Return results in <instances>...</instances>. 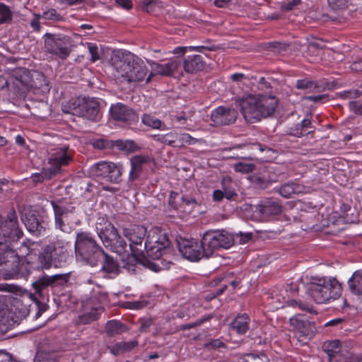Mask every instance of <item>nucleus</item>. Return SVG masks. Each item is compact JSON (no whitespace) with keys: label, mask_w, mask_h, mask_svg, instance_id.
I'll return each mask as SVG.
<instances>
[{"label":"nucleus","mask_w":362,"mask_h":362,"mask_svg":"<svg viewBox=\"0 0 362 362\" xmlns=\"http://www.w3.org/2000/svg\"><path fill=\"white\" fill-rule=\"evenodd\" d=\"M123 235L129 241L132 252L146 253L152 259L166 260L171 255V242L165 230L153 227L148 231L141 225H132L124 228Z\"/></svg>","instance_id":"1"},{"label":"nucleus","mask_w":362,"mask_h":362,"mask_svg":"<svg viewBox=\"0 0 362 362\" xmlns=\"http://www.w3.org/2000/svg\"><path fill=\"white\" fill-rule=\"evenodd\" d=\"M111 60L115 76L124 81L137 83L146 81L148 83L151 79L152 73L148 75V69L144 61L129 51L114 54Z\"/></svg>","instance_id":"2"},{"label":"nucleus","mask_w":362,"mask_h":362,"mask_svg":"<svg viewBox=\"0 0 362 362\" xmlns=\"http://www.w3.org/2000/svg\"><path fill=\"white\" fill-rule=\"evenodd\" d=\"M278 99L273 95H250L239 102L240 111L246 120L253 122L272 115L277 107Z\"/></svg>","instance_id":"3"},{"label":"nucleus","mask_w":362,"mask_h":362,"mask_svg":"<svg viewBox=\"0 0 362 362\" xmlns=\"http://www.w3.org/2000/svg\"><path fill=\"white\" fill-rule=\"evenodd\" d=\"M342 293L340 282L334 277H312L308 293L318 304L328 303L339 298Z\"/></svg>","instance_id":"4"},{"label":"nucleus","mask_w":362,"mask_h":362,"mask_svg":"<svg viewBox=\"0 0 362 362\" xmlns=\"http://www.w3.org/2000/svg\"><path fill=\"white\" fill-rule=\"evenodd\" d=\"M74 247L76 259L91 267L98 265L104 256V250L90 233H78Z\"/></svg>","instance_id":"5"},{"label":"nucleus","mask_w":362,"mask_h":362,"mask_svg":"<svg viewBox=\"0 0 362 362\" xmlns=\"http://www.w3.org/2000/svg\"><path fill=\"white\" fill-rule=\"evenodd\" d=\"M67 242L57 239L45 246L38 256V260L44 269H49L52 265L55 267H64L69 260Z\"/></svg>","instance_id":"6"},{"label":"nucleus","mask_w":362,"mask_h":362,"mask_svg":"<svg viewBox=\"0 0 362 362\" xmlns=\"http://www.w3.org/2000/svg\"><path fill=\"white\" fill-rule=\"evenodd\" d=\"M95 228L104 246L113 252L122 255L127 250V244L122 238L115 227L105 218H99Z\"/></svg>","instance_id":"7"},{"label":"nucleus","mask_w":362,"mask_h":362,"mask_svg":"<svg viewBox=\"0 0 362 362\" xmlns=\"http://www.w3.org/2000/svg\"><path fill=\"white\" fill-rule=\"evenodd\" d=\"M62 110L64 113L94 121L96 120L99 113V103L94 98L78 97L63 104Z\"/></svg>","instance_id":"8"},{"label":"nucleus","mask_w":362,"mask_h":362,"mask_svg":"<svg viewBox=\"0 0 362 362\" xmlns=\"http://www.w3.org/2000/svg\"><path fill=\"white\" fill-rule=\"evenodd\" d=\"M45 52L64 60L71 52V37L63 33H46L43 37Z\"/></svg>","instance_id":"9"},{"label":"nucleus","mask_w":362,"mask_h":362,"mask_svg":"<svg viewBox=\"0 0 362 362\" xmlns=\"http://www.w3.org/2000/svg\"><path fill=\"white\" fill-rule=\"evenodd\" d=\"M124 172V167L120 163L110 161H99L90 166L88 173L95 179L105 180L112 184H119Z\"/></svg>","instance_id":"10"},{"label":"nucleus","mask_w":362,"mask_h":362,"mask_svg":"<svg viewBox=\"0 0 362 362\" xmlns=\"http://www.w3.org/2000/svg\"><path fill=\"white\" fill-rule=\"evenodd\" d=\"M203 244L206 250V258L211 257L215 250L228 249L234 244L233 236L226 230H207L204 234Z\"/></svg>","instance_id":"11"},{"label":"nucleus","mask_w":362,"mask_h":362,"mask_svg":"<svg viewBox=\"0 0 362 362\" xmlns=\"http://www.w3.org/2000/svg\"><path fill=\"white\" fill-rule=\"evenodd\" d=\"M73 156L74 151L68 145H61L52 149L48 159L49 170L55 175L60 173L62 168L73 160Z\"/></svg>","instance_id":"12"},{"label":"nucleus","mask_w":362,"mask_h":362,"mask_svg":"<svg viewBox=\"0 0 362 362\" xmlns=\"http://www.w3.org/2000/svg\"><path fill=\"white\" fill-rule=\"evenodd\" d=\"M180 252L187 260L198 262L202 257H206V250L204 247L203 239L201 242L194 238L177 240Z\"/></svg>","instance_id":"13"},{"label":"nucleus","mask_w":362,"mask_h":362,"mask_svg":"<svg viewBox=\"0 0 362 362\" xmlns=\"http://www.w3.org/2000/svg\"><path fill=\"white\" fill-rule=\"evenodd\" d=\"M27 230L35 236L44 235L47 228V223L36 211L25 209L21 216Z\"/></svg>","instance_id":"14"},{"label":"nucleus","mask_w":362,"mask_h":362,"mask_svg":"<svg viewBox=\"0 0 362 362\" xmlns=\"http://www.w3.org/2000/svg\"><path fill=\"white\" fill-rule=\"evenodd\" d=\"M69 277V275L66 274H54L52 276L43 275L33 281L32 286L35 293L39 296L42 297L44 291L47 290L48 287L62 286L68 281Z\"/></svg>","instance_id":"15"},{"label":"nucleus","mask_w":362,"mask_h":362,"mask_svg":"<svg viewBox=\"0 0 362 362\" xmlns=\"http://www.w3.org/2000/svg\"><path fill=\"white\" fill-rule=\"evenodd\" d=\"M238 115L235 108L221 105L212 110L211 120L214 127L229 125L236 121Z\"/></svg>","instance_id":"16"},{"label":"nucleus","mask_w":362,"mask_h":362,"mask_svg":"<svg viewBox=\"0 0 362 362\" xmlns=\"http://www.w3.org/2000/svg\"><path fill=\"white\" fill-rule=\"evenodd\" d=\"M110 112L114 120L120 122L124 126L134 124L139 120L136 112L122 103L112 105Z\"/></svg>","instance_id":"17"},{"label":"nucleus","mask_w":362,"mask_h":362,"mask_svg":"<svg viewBox=\"0 0 362 362\" xmlns=\"http://www.w3.org/2000/svg\"><path fill=\"white\" fill-rule=\"evenodd\" d=\"M179 198L180 202L178 204L175 203L172 193L169 201L170 205L173 209L188 214H192L194 210L199 208L202 203V199L198 194H185Z\"/></svg>","instance_id":"18"},{"label":"nucleus","mask_w":362,"mask_h":362,"mask_svg":"<svg viewBox=\"0 0 362 362\" xmlns=\"http://www.w3.org/2000/svg\"><path fill=\"white\" fill-rule=\"evenodd\" d=\"M51 206L54 214L55 227L62 231H65L64 218H66L69 214H72L75 207L68 206L60 200L52 201Z\"/></svg>","instance_id":"19"},{"label":"nucleus","mask_w":362,"mask_h":362,"mask_svg":"<svg viewBox=\"0 0 362 362\" xmlns=\"http://www.w3.org/2000/svg\"><path fill=\"white\" fill-rule=\"evenodd\" d=\"M147 64L151 67V73L162 76H171L180 66L181 61L178 58L170 59L165 64H160L151 59H146Z\"/></svg>","instance_id":"20"},{"label":"nucleus","mask_w":362,"mask_h":362,"mask_svg":"<svg viewBox=\"0 0 362 362\" xmlns=\"http://www.w3.org/2000/svg\"><path fill=\"white\" fill-rule=\"evenodd\" d=\"M146 257H147L146 253L132 252V255H128L127 259L123 260V267L131 273H134L138 266L141 264L146 265L149 269L155 272L158 271L159 269L156 264L151 263L147 259H146V263L142 262L141 258L146 259Z\"/></svg>","instance_id":"21"},{"label":"nucleus","mask_w":362,"mask_h":362,"mask_svg":"<svg viewBox=\"0 0 362 362\" xmlns=\"http://www.w3.org/2000/svg\"><path fill=\"white\" fill-rule=\"evenodd\" d=\"M165 139H167V145L175 148H181L186 144H194L197 141V139L187 133H179L175 131L167 133Z\"/></svg>","instance_id":"22"},{"label":"nucleus","mask_w":362,"mask_h":362,"mask_svg":"<svg viewBox=\"0 0 362 362\" xmlns=\"http://www.w3.org/2000/svg\"><path fill=\"white\" fill-rule=\"evenodd\" d=\"M291 326L302 337H310L313 333V325L302 315H296L290 318Z\"/></svg>","instance_id":"23"},{"label":"nucleus","mask_w":362,"mask_h":362,"mask_svg":"<svg viewBox=\"0 0 362 362\" xmlns=\"http://www.w3.org/2000/svg\"><path fill=\"white\" fill-rule=\"evenodd\" d=\"M286 132L291 136L300 138L309 134H313L315 127L313 126L310 119L304 118L300 123L289 127Z\"/></svg>","instance_id":"24"},{"label":"nucleus","mask_w":362,"mask_h":362,"mask_svg":"<svg viewBox=\"0 0 362 362\" xmlns=\"http://www.w3.org/2000/svg\"><path fill=\"white\" fill-rule=\"evenodd\" d=\"M130 162L131 169L129 174V181L134 182L141 175L143 166L150 162V158L148 156L136 155L131 158Z\"/></svg>","instance_id":"25"},{"label":"nucleus","mask_w":362,"mask_h":362,"mask_svg":"<svg viewBox=\"0 0 362 362\" xmlns=\"http://www.w3.org/2000/svg\"><path fill=\"white\" fill-rule=\"evenodd\" d=\"M256 211L262 216H274L281 213V205L279 201L269 199L258 204L256 206Z\"/></svg>","instance_id":"26"},{"label":"nucleus","mask_w":362,"mask_h":362,"mask_svg":"<svg viewBox=\"0 0 362 362\" xmlns=\"http://www.w3.org/2000/svg\"><path fill=\"white\" fill-rule=\"evenodd\" d=\"M279 192L283 197L291 198L293 194L305 193L306 187L300 183L289 182L282 185L279 189Z\"/></svg>","instance_id":"27"},{"label":"nucleus","mask_w":362,"mask_h":362,"mask_svg":"<svg viewBox=\"0 0 362 362\" xmlns=\"http://www.w3.org/2000/svg\"><path fill=\"white\" fill-rule=\"evenodd\" d=\"M204 62L201 55L187 56L183 61V69L187 73H195L202 70Z\"/></svg>","instance_id":"28"},{"label":"nucleus","mask_w":362,"mask_h":362,"mask_svg":"<svg viewBox=\"0 0 362 362\" xmlns=\"http://www.w3.org/2000/svg\"><path fill=\"white\" fill-rule=\"evenodd\" d=\"M100 262H103L102 271L107 274L110 277L118 274L119 266L117 262L110 256L104 252V256Z\"/></svg>","instance_id":"29"},{"label":"nucleus","mask_w":362,"mask_h":362,"mask_svg":"<svg viewBox=\"0 0 362 362\" xmlns=\"http://www.w3.org/2000/svg\"><path fill=\"white\" fill-rule=\"evenodd\" d=\"M348 286L351 293L362 296V270L353 273L348 281Z\"/></svg>","instance_id":"30"},{"label":"nucleus","mask_w":362,"mask_h":362,"mask_svg":"<svg viewBox=\"0 0 362 362\" xmlns=\"http://www.w3.org/2000/svg\"><path fill=\"white\" fill-rule=\"evenodd\" d=\"M250 321V319L247 314H240L237 315L231 322V327L239 334H243L249 329Z\"/></svg>","instance_id":"31"},{"label":"nucleus","mask_w":362,"mask_h":362,"mask_svg":"<svg viewBox=\"0 0 362 362\" xmlns=\"http://www.w3.org/2000/svg\"><path fill=\"white\" fill-rule=\"evenodd\" d=\"M296 87L300 90H308L310 92H320L325 88V84L322 82L300 79L297 81Z\"/></svg>","instance_id":"32"},{"label":"nucleus","mask_w":362,"mask_h":362,"mask_svg":"<svg viewBox=\"0 0 362 362\" xmlns=\"http://www.w3.org/2000/svg\"><path fill=\"white\" fill-rule=\"evenodd\" d=\"M221 187L227 199L231 200L234 197H237L235 184L230 177L224 176L221 181Z\"/></svg>","instance_id":"33"},{"label":"nucleus","mask_w":362,"mask_h":362,"mask_svg":"<svg viewBox=\"0 0 362 362\" xmlns=\"http://www.w3.org/2000/svg\"><path fill=\"white\" fill-rule=\"evenodd\" d=\"M15 323L14 320L7 315L6 311H0V337L11 329Z\"/></svg>","instance_id":"34"},{"label":"nucleus","mask_w":362,"mask_h":362,"mask_svg":"<svg viewBox=\"0 0 362 362\" xmlns=\"http://www.w3.org/2000/svg\"><path fill=\"white\" fill-rule=\"evenodd\" d=\"M138 345V341L136 340L130 341H120L112 346L111 352L114 355H119L126 351H129Z\"/></svg>","instance_id":"35"},{"label":"nucleus","mask_w":362,"mask_h":362,"mask_svg":"<svg viewBox=\"0 0 362 362\" xmlns=\"http://www.w3.org/2000/svg\"><path fill=\"white\" fill-rule=\"evenodd\" d=\"M141 122L144 125L153 129L160 130H163L165 129V124L164 122L151 115L144 114L141 117Z\"/></svg>","instance_id":"36"},{"label":"nucleus","mask_w":362,"mask_h":362,"mask_svg":"<svg viewBox=\"0 0 362 362\" xmlns=\"http://www.w3.org/2000/svg\"><path fill=\"white\" fill-rule=\"evenodd\" d=\"M105 330L107 334L112 336L119 334L126 331L125 325L118 320H109L105 325Z\"/></svg>","instance_id":"37"},{"label":"nucleus","mask_w":362,"mask_h":362,"mask_svg":"<svg viewBox=\"0 0 362 362\" xmlns=\"http://www.w3.org/2000/svg\"><path fill=\"white\" fill-rule=\"evenodd\" d=\"M100 317V313L98 308H93L90 312L83 313L78 316L77 322L81 325H87L90 322L97 320Z\"/></svg>","instance_id":"38"},{"label":"nucleus","mask_w":362,"mask_h":362,"mask_svg":"<svg viewBox=\"0 0 362 362\" xmlns=\"http://www.w3.org/2000/svg\"><path fill=\"white\" fill-rule=\"evenodd\" d=\"M209 46L198 45V46H189V51L197 52L205 54L208 57V52L216 51L219 49V46L216 45L211 42H209Z\"/></svg>","instance_id":"39"},{"label":"nucleus","mask_w":362,"mask_h":362,"mask_svg":"<svg viewBox=\"0 0 362 362\" xmlns=\"http://www.w3.org/2000/svg\"><path fill=\"white\" fill-rule=\"evenodd\" d=\"M12 12L9 7L3 3H0V24L7 23L12 20Z\"/></svg>","instance_id":"40"},{"label":"nucleus","mask_w":362,"mask_h":362,"mask_svg":"<svg viewBox=\"0 0 362 362\" xmlns=\"http://www.w3.org/2000/svg\"><path fill=\"white\" fill-rule=\"evenodd\" d=\"M54 174L51 173L49 170V168H43V170L40 173H33L31 175V179L35 183L42 182L45 180H48L54 176Z\"/></svg>","instance_id":"41"},{"label":"nucleus","mask_w":362,"mask_h":362,"mask_svg":"<svg viewBox=\"0 0 362 362\" xmlns=\"http://www.w3.org/2000/svg\"><path fill=\"white\" fill-rule=\"evenodd\" d=\"M34 362H57L56 355L47 351H37Z\"/></svg>","instance_id":"42"},{"label":"nucleus","mask_w":362,"mask_h":362,"mask_svg":"<svg viewBox=\"0 0 362 362\" xmlns=\"http://www.w3.org/2000/svg\"><path fill=\"white\" fill-rule=\"evenodd\" d=\"M244 361L245 362H268L269 359L264 354L250 353V354H247L245 355Z\"/></svg>","instance_id":"43"},{"label":"nucleus","mask_w":362,"mask_h":362,"mask_svg":"<svg viewBox=\"0 0 362 362\" xmlns=\"http://www.w3.org/2000/svg\"><path fill=\"white\" fill-rule=\"evenodd\" d=\"M233 168L235 171L242 173H252L255 168V165L243 162H238L234 164Z\"/></svg>","instance_id":"44"},{"label":"nucleus","mask_w":362,"mask_h":362,"mask_svg":"<svg viewBox=\"0 0 362 362\" xmlns=\"http://www.w3.org/2000/svg\"><path fill=\"white\" fill-rule=\"evenodd\" d=\"M41 18L45 20H49L52 21H60L62 17L54 8H50L42 13Z\"/></svg>","instance_id":"45"},{"label":"nucleus","mask_w":362,"mask_h":362,"mask_svg":"<svg viewBox=\"0 0 362 362\" xmlns=\"http://www.w3.org/2000/svg\"><path fill=\"white\" fill-rule=\"evenodd\" d=\"M211 318V317L209 315L207 317H204L197 320L195 322L182 325L180 327V329L184 331V330L193 329L197 326H200L205 322L209 320Z\"/></svg>","instance_id":"46"},{"label":"nucleus","mask_w":362,"mask_h":362,"mask_svg":"<svg viewBox=\"0 0 362 362\" xmlns=\"http://www.w3.org/2000/svg\"><path fill=\"white\" fill-rule=\"evenodd\" d=\"M140 326L139 331L141 332H147L153 325V320L151 317H144L139 320Z\"/></svg>","instance_id":"47"},{"label":"nucleus","mask_w":362,"mask_h":362,"mask_svg":"<svg viewBox=\"0 0 362 362\" xmlns=\"http://www.w3.org/2000/svg\"><path fill=\"white\" fill-rule=\"evenodd\" d=\"M93 146L95 148L103 150L112 146L110 141L105 139H98L94 141Z\"/></svg>","instance_id":"48"},{"label":"nucleus","mask_w":362,"mask_h":362,"mask_svg":"<svg viewBox=\"0 0 362 362\" xmlns=\"http://www.w3.org/2000/svg\"><path fill=\"white\" fill-rule=\"evenodd\" d=\"M307 99L309 101L313 102V103H324L327 101H329L330 99V96L329 94H320V95H309L307 97Z\"/></svg>","instance_id":"49"},{"label":"nucleus","mask_w":362,"mask_h":362,"mask_svg":"<svg viewBox=\"0 0 362 362\" xmlns=\"http://www.w3.org/2000/svg\"><path fill=\"white\" fill-rule=\"evenodd\" d=\"M329 6L333 9H344L348 6V0H328Z\"/></svg>","instance_id":"50"},{"label":"nucleus","mask_w":362,"mask_h":362,"mask_svg":"<svg viewBox=\"0 0 362 362\" xmlns=\"http://www.w3.org/2000/svg\"><path fill=\"white\" fill-rule=\"evenodd\" d=\"M88 51L90 55V61L93 62L99 59L98 49L95 44L89 43L88 45Z\"/></svg>","instance_id":"51"},{"label":"nucleus","mask_w":362,"mask_h":362,"mask_svg":"<svg viewBox=\"0 0 362 362\" xmlns=\"http://www.w3.org/2000/svg\"><path fill=\"white\" fill-rule=\"evenodd\" d=\"M134 144V142L130 141H124L122 140H117L115 141V146L117 148L122 151H130Z\"/></svg>","instance_id":"52"},{"label":"nucleus","mask_w":362,"mask_h":362,"mask_svg":"<svg viewBox=\"0 0 362 362\" xmlns=\"http://www.w3.org/2000/svg\"><path fill=\"white\" fill-rule=\"evenodd\" d=\"M301 0H291L290 1L283 3L281 8L285 11H290L294 9L297 6L300 4Z\"/></svg>","instance_id":"53"},{"label":"nucleus","mask_w":362,"mask_h":362,"mask_svg":"<svg viewBox=\"0 0 362 362\" xmlns=\"http://www.w3.org/2000/svg\"><path fill=\"white\" fill-rule=\"evenodd\" d=\"M349 107L351 112L356 115H362V103L352 100L349 103Z\"/></svg>","instance_id":"54"},{"label":"nucleus","mask_w":362,"mask_h":362,"mask_svg":"<svg viewBox=\"0 0 362 362\" xmlns=\"http://www.w3.org/2000/svg\"><path fill=\"white\" fill-rule=\"evenodd\" d=\"M361 95V92L358 89H351L344 90L341 93V95L344 98H356Z\"/></svg>","instance_id":"55"},{"label":"nucleus","mask_w":362,"mask_h":362,"mask_svg":"<svg viewBox=\"0 0 362 362\" xmlns=\"http://www.w3.org/2000/svg\"><path fill=\"white\" fill-rule=\"evenodd\" d=\"M155 3L151 0H143L141 2V9L147 13H150L153 11Z\"/></svg>","instance_id":"56"},{"label":"nucleus","mask_w":362,"mask_h":362,"mask_svg":"<svg viewBox=\"0 0 362 362\" xmlns=\"http://www.w3.org/2000/svg\"><path fill=\"white\" fill-rule=\"evenodd\" d=\"M223 198H226V194L221 189H215L213 192L212 199L214 202H221Z\"/></svg>","instance_id":"57"},{"label":"nucleus","mask_w":362,"mask_h":362,"mask_svg":"<svg viewBox=\"0 0 362 362\" xmlns=\"http://www.w3.org/2000/svg\"><path fill=\"white\" fill-rule=\"evenodd\" d=\"M116 4L125 10L132 8V1L131 0H115Z\"/></svg>","instance_id":"58"},{"label":"nucleus","mask_w":362,"mask_h":362,"mask_svg":"<svg viewBox=\"0 0 362 362\" xmlns=\"http://www.w3.org/2000/svg\"><path fill=\"white\" fill-rule=\"evenodd\" d=\"M0 362H18L11 354L3 351H0Z\"/></svg>","instance_id":"59"},{"label":"nucleus","mask_w":362,"mask_h":362,"mask_svg":"<svg viewBox=\"0 0 362 362\" xmlns=\"http://www.w3.org/2000/svg\"><path fill=\"white\" fill-rule=\"evenodd\" d=\"M208 346L211 347L212 349H218V348H225L226 344L219 339H216L211 340L208 344Z\"/></svg>","instance_id":"60"},{"label":"nucleus","mask_w":362,"mask_h":362,"mask_svg":"<svg viewBox=\"0 0 362 362\" xmlns=\"http://www.w3.org/2000/svg\"><path fill=\"white\" fill-rule=\"evenodd\" d=\"M350 69L356 72H362V59H359L352 62Z\"/></svg>","instance_id":"61"},{"label":"nucleus","mask_w":362,"mask_h":362,"mask_svg":"<svg viewBox=\"0 0 362 362\" xmlns=\"http://www.w3.org/2000/svg\"><path fill=\"white\" fill-rule=\"evenodd\" d=\"M231 0H214V5L217 8H226L230 4Z\"/></svg>","instance_id":"62"},{"label":"nucleus","mask_w":362,"mask_h":362,"mask_svg":"<svg viewBox=\"0 0 362 362\" xmlns=\"http://www.w3.org/2000/svg\"><path fill=\"white\" fill-rule=\"evenodd\" d=\"M189 50V47H177L173 49V54L178 55H183Z\"/></svg>","instance_id":"63"},{"label":"nucleus","mask_w":362,"mask_h":362,"mask_svg":"<svg viewBox=\"0 0 362 362\" xmlns=\"http://www.w3.org/2000/svg\"><path fill=\"white\" fill-rule=\"evenodd\" d=\"M146 304L147 303L145 301H135L132 303L131 308L139 310L144 308Z\"/></svg>","instance_id":"64"}]
</instances>
